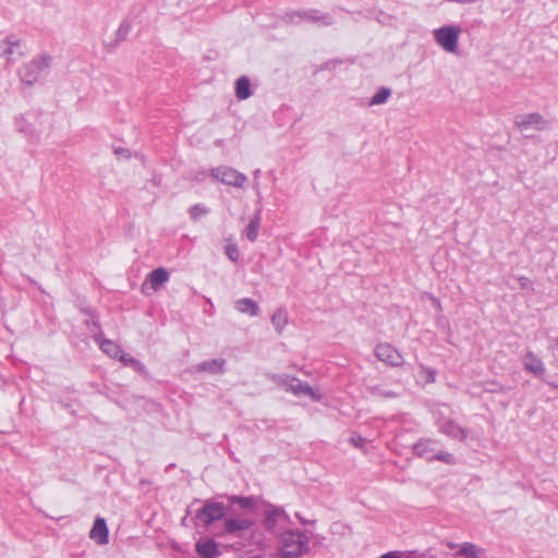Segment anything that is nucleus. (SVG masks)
I'll use <instances>...</instances> for the list:
<instances>
[{
	"label": "nucleus",
	"instance_id": "nucleus-13",
	"mask_svg": "<svg viewBox=\"0 0 558 558\" xmlns=\"http://www.w3.org/2000/svg\"><path fill=\"white\" fill-rule=\"evenodd\" d=\"M522 362L524 369L537 377L543 376L546 372L543 361L532 351H529L523 355Z\"/></svg>",
	"mask_w": 558,
	"mask_h": 558
},
{
	"label": "nucleus",
	"instance_id": "nucleus-32",
	"mask_svg": "<svg viewBox=\"0 0 558 558\" xmlns=\"http://www.w3.org/2000/svg\"><path fill=\"white\" fill-rule=\"evenodd\" d=\"M189 211H190L191 218L193 220H197L201 216L207 215L209 210H208V208H206L199 204H195L190 208Z\"/></svg>",
	"mask_w": 558,
	"mask_h": 558
},
{
	"label": "nucleus",
	"instance_id": "nucleus-28",
	"mask_svg": "<svg viewBox=\"0 0 558 558\" xmlns=\"http://www.w3.org/2000/svg\"><path fill=\"white\" fill-rule=\"evenodd\" d=\"M119 360L126 366L133 367L135 371L143 373L145 371V366L138 360L125 354L121 353Z\"/></svg>",
	"mask_w": 558,
	"mask_h": 558
},
{
	"label": "nucleus",
	"instance_id": "nucleus-1",
	"mask_svg": "<svg viewBox=\"0 0 558 558\" xmlns=\"http://www.w3.org/2000/svg\"><path fill=\"white\" fill-rule=\"evenodd\" d=\"M311 537L299 530H287L278 535L277 551L281 558H298L310 550Z\"/></svg>",
	"mask_w": 558,
	"mask_h": 558
},
{
	"label": "nucleus",
	"instance_id": "nucleus-21",
	"mask_svg": "<svg viewBox=\"0 0 558 558\" xmlns=\"http://www.w3.org/2000/svg\"><path fill=\"white\" fill-rule=\"evenodd\" d=\"M235 96L240 100L247 99L252 96L251 83L246 76H241L236 80Z\"/></svg>",
	"mask_w": 558,
	"mask_h": 558
},
{
	"label": "nucleus",
	"instance_id": "nucleus-30",
	"mask_svg": "<svg viewBox=\"0 0 558 558\" xmlns=\"http://www.w3.org/2000/svg\"><path fill=\"white\" fill-rule=\"evenodd\" d=\"M15 126H16L17 131L21 133H24V134H33L34 133L33 125L29 122H27V120L25 119L24 116H20V117L15 118Z\"/></svg>",
	"mask_w": 558,
	"mask_h": 558
},
{
	"label": "nucleus",
	"instance_id": "nucleus-23",
	"mask_svg": "<svg viewBox=\"0 0 558 558\" xmlns=\"http://www.w3.org/2000/svg\"><path fill=\"white\" fill-rule=\"evenodd\" d=\"M367 391L373 396V397H378V398H385V399H393V398H397L399 397V393L387 388L386 386L384 385H373V386H367Z\"/></svg>",
	"mask_w": 558,
	"mask_h": 558
},
{
	"label": "nucleus",
	"instance_id": "nucleus-19",
	"mask_svg": "<svg viewBox=\"0 0 558 558\" xmlns=\"http://www.w3.org/2000/svg\"><path fill=\"white\" fill-rule=\"evenodd\" d=\"M226 360L225 359H214L204 361L197 365V371L199 372H208L210 374H222L225 372Z\"/></svg>",
	"mask_w": 558,
	"mask_h": 558
},
{
	"label": "nucleus",
	"instance_id": "nucleus-27",
	"mask_svg": "<svg viewBox=\"0 0 558 558\" xmlns=\"http://www.w3.org/2000/svg\"><path fill=\"white\" fill-rule=\"evenodd\" d=\"M100 349L110 357L119 359L122 353L120 347L111 341V340H102L100 343Z\"/></svg>",
	"mask_w": 558,
	"mask_h": 558
},
{
	"label": "nucleus",
	"instance_id": "nucleus-36",
	"mask_svg": "<svg viewBox=\"0 0 558 558\" xmlns=\"http://www.w3.org/2000/svg\"><path fill=\"white\" fill-rule=\"evenodd\" d=\"M423 373L426 376L427 383H434L436 380V372L430 368H423Z\"/></svg>",
	"mask_w": 558,
	"mask_h": 558
},
{
	"label": "nucleus",
	"instance_id": "nucleus-14",
	"mask_svg": "<svg viewBox=\"0 0 558 558\" xmlns=\"http://www.w3.org/2000/svg\"><path fill=\"white\" fill-rule=\"evenodd\" d=\"M227 534H238L247 531L253 526V521L246 518H227L223 522Z\"/></svg>",
	"mask_w": 558,
	"mask_h": 558
},
{
	"label": "nucleus",
	"instance_id": "nucleus-8",
	"mask_svg": "<svg viewBox=\"0 0 558 558\" xmlns=\"http://www.w3.org/2000/svg\"><path fill=\"white\" fill-rule=\"evenodd\" d=\"M514 124L521 132H526L534 128L537 131H544L548 128V122L539 113L521 114L514 118Z\"/></svg>",
	"mask_w": 558,
	"mask_h": 558
},
{
	"label": "nucleus",
	"instance_id": "nucleus-3",
	"mask_svg": "<svg viewBox=\"0 0 558 558\" xmlns=\"http://www.w3.org/2000/svg\"><path fill=\"white\" fill-rule=\"evenodd\" d=\"M439 441L436 439L427 438L421 439L413 446V452L415 456L425 458L428 461H441L446 464L453 465L456 463V458L452 453H449L444 450H438L437 446Z\"/></svg>",
	"mask_w": 558,
	"mask_h": 558
},
{
	"label": "nucleus",
	"instance_id": "nucleus-11",
	"mask_svg": "<svg viewBox=\"0 0 558 558\" xmlns=\"http://www.w3.org/2000/svg\"><path fill=\"white\" fill-rule=\"evenodd\" d=\"M436 424L439 428V432H441L446 436L451 437L453 439H459L461 441L465 440V430L454 421L450 418L438 417L436 420Z\"/></svg>",
	"mask_w": 558,
	"mask_h": 558
},
{
	"label": "nucleus",
	"instance_id": "nucleus-5",
	"mask_svg": "<svg viewBox=\"0 0 558 558\" xmlns=\"http://www.w3.org/2000/svg\"><path fill=\"white\" fill-rule=\"evenodd\" d=\"M210 175L221 183L234 187H243L247 178L232 167L220 166L210 170Z\"/></svg>",
	"mask_w": 558,
	"mask_h": 558
},
{
	"label": "nucleus",
	"instance_id": "nucleus-7",
	"mask_svg": "<svg viewBox=\"0 0 558 558\" xmlns=\"http://www.w3.org/2000/svg\"><path fill=\"white\" fill-rule=\"evenodd\" d=\"M226 514V506L222 502L206 500L204 506L197 511L196 518L204 525L208 526L215 521L222 519Z\"/></svg>",
	"mask_w": 558,
	"mask_h": 558
},
{
	"label": "nucleus",
	"instance_id": "nucleus-2",
	"mask_svg": "<svg viewBox=\"0 0 558 558\" xmlns=\"http://www.w3.org/2000/svg\"><path fill=\"white\" fill-rule=\"evenodd\" d=\"M51 61L52 57L46 52L33 58L19 70L21 81L27 85L37 83L41 76L49 73Z\"/></svg>",
	"mask_w": 558,
	"mask_h": 558
},
{
	"label": "nucleus",
	"instance_id": "nucleus-10",
	"mask_svg": "<svg viewBox=\"0 0 558 558\" xmlns=\"http://www.w3.org/2000/svg\"><path fill=\"white\" fill-rule=\"evenodd\" d=\"M292 23H298L301 20L311 21L320 26H327L332 23V19L329 14H323L317 10H305L301 12H293L289 15Z\"/></svg>",
	"mask_w": 558,
	"mask_h": 558
},
{
	"label": "nucleus",
	"instance_id": "nucleus-6",
	"mask_svg": "<svg viewBox=\"0 0 558 558\" xmlns=\"http://www.w3.org/2000/svg\"><path fill=\"white\" fill-rule=\"evenodd\" d=\"M24 56L22 40L15 35H9L0 39V58L7 61H15Z\"/></svg>",
	"mask_w": 558,
	"mask_h": 558
},
{
	"label": "nucleus",
	"instance_id": "nucleus-18",
	"mask_svg": "<svg viewBox=\"0 0 558 558\" xmlns=\"http://www.w3.org/2000/svg\"><path fill=\"white\" fill-rule=\"evenodd\" d=\"M234 307L240 313L248 314L250 316H257L259 313L258 304L250 298H243L235 301Z\"/></svg>",
	"mask_w": 558,
	"mask_h": 558
},
{
	"label": "nucleus",
	"instance_id": "nucleus-34",
	"mask_svg": "<svg viewBox=\"0 0 558 558\" xmlns=\"http://www.w3.org/2000/svg\"><path fill=\"white\" fill-rule=\"evenodd\" d=\"M226 254L232 262H238V259L240 257V252H239L236 244L227 245Z\"/></svg>",
	"mask_w": 558,
	"mask_h": 558
},
{
	"label": "nucleus",
	"instance_id": "nucleus-22",
	"mask_svg": "<svg viewBox=\"0 0 558 558\" xmlns=\"http://www.w3.org/2000/svg\"><path fill=\"white\" fill-rule=\"evenodd\" d=\"M260 210H257L254 215V217L250 220L246 229H245V235L248 241L255 242L258 236V230L260 226Z\"/></svg>",
	"mask_w": 558,
	"mask_h": 558
},
{
	"label": "nucleus",
	"instance_id": "nucleus-40",
	"mask_svg": "<svg viewBox=\"0 0 558 558\" xmlns=\"http://www.w3.org/2000/svg\"><path fill=\"white\" fill-rule=\"evenodd\" d=\"M380 558H400L396 551L384 554Z\"/></svg>",
	"mask_w": 558,
	"mask_h": 558
},
{
	"label": "nucleus",
	"instance_id": "nucleus-25",
	"mask_svg": "<svg viewBox=\"0 0 558 558\" xmlns=\"http://www.w3.org/2000/svg\"><path fill=\"white\" fill-rule=\"evenodd\" d=\"M483 550L473 543L465 542L460 545L457 555L465 558H481Z\"/></svg>",
	"mask_w": 558,
	"mask_h": 558
},
{
	"label": "nucleus",
	"instance_id": "nucleus-4",
	"mask_svg": "<svg viewBox=\"0 0 558 558\" xmlns=\"http://www.w3.org/2000/svg\"><path fill=\"white\" fill-rule=\"evenodd\" d=\"M460 34V26L446 25L434 31V38L445 51L454 53L458 50Z\"/></svg>",
	"mask_w": 558,
	"mask_h": 558
},
{
	"label": "nucleus",
	"instance_id": "nucleus-26",
	"mask_svg": "<svg viewBox=\"0 0 558 558\" xmlns=\"http://www.w3.org/2000/svg\"><path fill=\"white\" fill-rule=\"evenodd\" d=\"M271 323L275 329L281 333L288 324V313L284 308L280 307L271 316Z\"/></svg>",
	"mask_w": 558,
	"mask_h": 558
},
{
	"label": "nucleus",
	"instance_id": "nucleus-16",
	"mask_svg": "<svg viewBox=\"0 0 558 558\" xmlns=\"http://www.w3.org/2000/svg\"><path fill=\"white\" fill-rule=\"evenodd\" d=\"M196 553L202 558H215L218 554L217 543L211 538L199 539L196 543Z\"/></svg>",
	"mask_w": 558,
	"mask_h": 558
},
{
	"label": "nucleus",
	"instance_id": "nucleus-17",
	"mask_svg": "<svg viewBox=\"0 0 558 558\" xmlns=\"http://www.w3.org/2000/svg\"><path fill=\"white\" fill-rule=\"evenodd\" d=\"M281 518H288L283 509L276 507H271L270 509H268L266 511L265 519L263 522L266 531L274 533L275 527Z\"/></svg>",
	"mask_w": 558,
	"mask_h": 558
},
{
	"label": "nucleus",
	"instance_id": "nucleus-35",
	"mask_svg": "<svg viewBox=\"0 0 558 558\" xmlns=\"http://www.w3.org/2000/svg\"><path fill=\"white\" fill-rule=\"evenodd\" d=\"M365 441H366V440H365L362 436H360V435H353V436H351V438H350V442H351L354 447L360 448V449H363V447H364V445H365Z\"/></svg>",
	"mask_w": 558,
	"mask_h": 558
},
{
	"label": "nucleus",
	"instance_id": "nucleus-9",
	"mask_svg": "<svg viewBox=\"0 0 558 558\" xmlns=\"http://www.w3.org/2000/svg\"><path fill=\"white\" fill-rule=\"evenodd\" d=\"M376 357L389 366L397 367L403 362L402 355L389 343H379L375 348Z\"/></svg>",
	"mask_w": 558,
	"mask_h": 558
},
{
	"label": "nucleus",
	"instance_id": "nucleus-39",
	"mask_svg": "<svg viewBox=\"0 0 558 558\" xmlns=\"http://www.w3.org/2000/svg\"><path fill=\"white\" fill-rule=\"evenodd\" d=\"M430 300L433 302V304L435 305V307L438 310V311H441V303L439 301V299L430 295Z\"/></svg>",
	"mask_w": 558,
	"mask_h": 558
},
{
	"label": "nucleus",
	"instance_id": "nucleus-41",
	"mask_svg": "<svg viewBox=\"0 0 558 558\" xmlns=\"http://www.w3.org/2000/svg\"><path fill=\"white\" fill-rule=\"evenodd\" d=\"M446 545H447V547H448V548H450V549H456V548H458V547L460 548V545H458V544H456V543H453V542H450V541L446 542Z\"/></svg>",
	"mask_w": 558,
	"mask_h": 558
},
{
	"label": "nucleus",
	"instance_id": "nucleus-42",
	"mask_svg": "<svg viewBox=\"0 0 558 558\" xmlns=\"http://www.w3.org/2000/svg\"><path fill=\"white\" fill-rule=\"evenodd\" d=\"M295 517L300 520V522H301L302 524H306V523H307V521H306V520H304V519H303V517H301L298 512L295 513Z\"/></svg>",
	"mask_w": 558,
	"mask_h": 558
},
{
	"label": "nucleus",
	"instance_id": "nucleus-12",
	"mask_svg": "<svg viewBox=\"0 0 558 558\" xmlns=\"http://www.w3.org/2000/svg\"><path fill=\"white\" fill-rule=\"evenodd\" d=\"M287 391H290L294 396H307L313 401H320L322 395L316 392L308 384L303 383L298 377L292 376L289 381Z\"/></svg>",
	"mask_w": 558,
	"mask_h": 558
},
{
	"label": "nucleus",
	"instance_id": "nucleus-38",
	"mask_svg": "<svg viewBox=\"0 0 558 558\" xmlns=\"http://www.w3.org/2000/svg\"><path fill=\"white\" fill-rule=\"evenodd\" d=\"M116 154L117 155H121L123 156L124 158H129L131 155H130V151L128 149H124V148H117L116 149Z\"/></svg>",
	"mask_w": 558,
	"mask_h": 558
},
{
	"label": "nucleus",
	"instance_id": "nucleus-33",
	"mask_svg": "<svg viewBox=\"0 0 558 558\" xmlns=\"http://www.w3.org/2000/svg\"><path fill=\"white\" fill-rule=\"evenodd\" d=\"M131 31V24L126 21H123L119 28L117 29V39L124 40Z\"/></svg>",
	"mask_w": 558,
	"mask_h": 558
},
{
	"label": "nucleus",
	"instance_id": "nucleus-20",
	"mask_svg": "<svg viewBox=\"0 0 558 558\" xmlns=\"http://www.w3.org/2000/svg\"><path fill=\"white\" fill-rule=\"evenodd\" d=\"M148 280L153 290L156 291L169 280V272L163 267H158L148 275Z\"/></svg>",
	"mask_w": 558,
	"mask_h": 558
},
{
	"label": "nucleus",
	"instance_id": "nucleus-43",
	"mask_svg": "<svg viewBox=\"0 0 558 558\" xmlns=\"http://www.w3.org/2000/svg\"><path fill=\"white\" fill-rule=\"evenodd\" d=\"M259 173H260V170H259V169L255 170V171H254V177H255V178H257V177L259 175Z\"/></svg>",
	"mask_w": 558,
	"mask_h": 558
},
{
	"label": "nucleus",
	"instance_id": "nucleus-29",
	"mask_svg": "<svg viewBox=\"0 0 558 558\" xmlns=\"http://www.w3.org/2000/svg\"><path fill=\"white\" fill-rule=\"evenodd\" d=\"M391 95V90L387 87H381L369 100L371 106L381 105L387 101L389 96Z\"/></svg>",
	"mask_w": 558,
	"mask_h": 558
},
{
	"label": "nucleus",
	"instance_id": "nucleus-15",
	"mask_svg": "<svg viewBox=\"0 0 558 558\" xmlns=\"http://www.w3.org/2000/svg\"><path fill=\"white\" fill-rule=\"evenodd\" d=\"M89 537L100 545H105L109 542L108 527L105 519L97 518L89 532Z\"/></svg>",
	"mask_w": 558,
	"mask_h": 558
},
{
	"label": "nucleus",
	"instance_id": "nucleus-24",
	"mask_svg": "<svg viewBox=\"0 0 558 558\" xmlns=\"http://www.w3.org/2000/svg\"><path fill=\"white\" fill-rule=\"evenodd\" d=\"M231 505H238L242 509H254L256 507V498L253 496L243 497L236 495L227 496Z\"/></svg>",
	"mask_w": 558,
	"mask_h": 558
},
{
	"label": "nucleus",
	"instance_id": "nucleus-37",
	"mask_svg": "<svg viewBox=\"0 0 558 558\" xmlns=\"http://www.w3.org/2000/svg\"><path fill=\"white\" fill-rule=\"evenodd\" d=\"M519 282H520V287L522 289H529L532 287V281L527 277H524V276L520 277Z\"/></svg>",
	"mask_w": 558,
	"mask_h": 558
},
{
	"label": "nucleus",
	"instance_id": "nucleus-31",
	"mask_svg": "<svg viewBox=\"0 0 558 558\" xmlns=\"http://www.w3.org/2000/svg\"><path fill=\"white\" fill-rule=\"evenodd\" d=\"M267 377L277 386L283 387L286 390L289 386V381L291 376L289 375H279V374H267Z\"/></svg>",
	"mask_w": 558,
	"mask_h": 558
}]
</instances>
